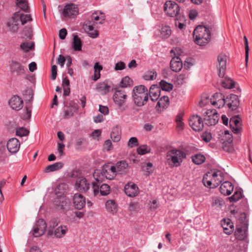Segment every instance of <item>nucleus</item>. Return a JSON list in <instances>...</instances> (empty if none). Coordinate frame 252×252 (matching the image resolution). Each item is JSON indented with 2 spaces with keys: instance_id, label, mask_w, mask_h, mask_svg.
<instances>
[{
  "instance_id": "nucleus-1",
  "label": "nucleus",
  "mask_w": 252,
  "mask_h": 252,
  "mask_svg": "<svg viewBox=\"0 0 252 252\" xmlns=\"http://www.w3.org/2000/svg\"><path fill=\"white\" fill-rule=\"evenodd\" d=\"M215 30L214 25H198L194 29L193 37L194 42L200 46H204L208 43L211 39V31Z\"/></svg>"
},
{
  "instance_id": "nucleus-2",
  "label": "nucleus",
  "mask_w": 252,
  "mask_h": 252,
  "mask_svg": "<svg viewBox=\"0 0 252 252\" xmlns=\"http://www.w3.org/2000/svg\"><path fill=\"white\" fill-rule=\"evenodd\" d=\"M132 97L134 104L141 107L145 105L149 100V91L143 85H139L133 87Z\"/></svg>"
},
{
  "instance_id": "nucleus-3",
  "label": "nucleus",
  "mask_w": 252,
  "mask_h": 252,
  "mask_svg": "<svg viewBox=\"0 0 252 252\" xmlns=\"http://www.w3.org/2000/svg\"><path fill=\"white\" fill-rule=\"evenodd\" d=\"M9 71L11 75L20 76L24 75L26 68L22 63L16 60L9 61Z\"/></svg>"
},
{
  "instance_id": "nucleus-4",
  "label": "nucleus",
  "mask_w": 252,
  "mask_h": 252,
  "mask_svg": "<svg viewBox=\"0 0 252 252\" xmlns=\"http://www.w3.org/2000/svg\"><path fill=\"white\" fill-rule=\"evenodd\" d=\"M164 11L166 14L172 17L179 16L180 6L175 1H166L164 4Z\"/></svg>"
},
{
  "instance_id": "nucleus-5",
  "label": "nucleus",
  "mask_w": 252,
  "mask_h": 252,
  "mask_svg": "<svg viewBox=\"0 0 252 252\" xmlns=\"http://www.w3.org/2000/svg\"><path fill=\"white\" fill-rule=\"evenodd\" d=\"M78 14V5L73 3L66 4L61 13L63 17L69 18H74Z\"/></svg>"
},
{
  "instance_id": "nucleus-6",
  "label": "nucleus",
  "mask_w": 252,
  "mask_h": 252,
  "mask_svg": "<svg viewBox=\"0 0 252 252\" xmlns=\"http://www.w3.org/2000/svg\"><path fill=\"white\" fill-rule=\"evenodd\" d=\"M204 120L208 126L215 125L219 120V116L215 109L207 110L204 115Z\"/></svg>"
},
{
  "instance_id": "nucleus-7",
  "label": "nucleus",
  "mask_w": 252,
  "mask_h": 252,
  "mask_svg": "<svg viewBox=\"0 0 252 252\" xmlns=\"http://www.w3.org/2000/svg\"><path fill=\"white\" fill-rule=\"evenodd\" d=\"M189 126L195 131H200L204 127V123L202 118L198 115H192L189 120Z\"/></svg>"
},
{
  "instance_id": "nucleus-8",
  "label": "nucleus",
  "mask_w": 252,
  "mask_h": 252,
  "mask_svg": "<svg viewBox=\"0 0 252 252\" xmlns=\"http://www.w3.org/2000/svg\"><path fill=\"white\" fill-rule=\"evenodd\" d=\"M92 188L95 196L98 195L99 193L101 196H106L109 194L111 191L110 187L106 184H103L100 186L99 184L93 182Z\"/></svg>"
},
{
  "instance_id": "nucleus-9",
  "label": "nucleus",
  "mask_w": 252,
  "mask_h": 252,
  "mask_svg": "<svg viewBox=\"0 0 252 252\" xmlns=\"http://www.w3.org/2000/svg\"><path fill=\"white\" fill-rule=\"evenodd\" d=\"M47 228L46 221L42 219H39L34 225L32 228V234L35 237L43 235Z\"/></svg>"
},
{
  "instance_id": "nucleus-10",
  "label": "nucleus",
  "mask_w": 252,
  "mask_h": 252,
  "mask_svg": "<svg viewBox=\"0 0 252 252\" xmlns=\"http://www.w3.org/2000/svg\"><path fill=\"white\" fill-rule=\"evenodd\" d=\"M102 173L105 177L109 180L115 178L117 175V169L116 166L112 165L111 163H107L102 166Z\"/></svg>"
},
{
  "instance_id": "nucleus-11",
  "label": "nucleus",
  "mask_w": 252,
  "mask_h": 252,
  "mask_svg": "<svg viewBox=\"0 0 252 252\" xmlns=\"http://www.w3.org/2000/svg\"><path fill=\"white\" fill-rule=\"evenodd\" d=\"M97 23V22H95L94 21L88 20L85 21L83 25V28L85 31L88 32L89 36L93 38L97 37L99 34L98 31L96 30H94L95 25Z\"/></svg>"
},
{
  "instance_id": "nucleus-12",
  "label": "nucleus",
  "mask_w": 252,
  "mask_h": 252,
  "mask_svg": "<svg viewBox=\"0 0 252 252\" xmlns=\"http://www.w3.org/2000/svg\"><path fill=\"white\" fill-rule=\"evenodd\" d=\"M118 88L116 87L114 89H112V90H115V92L113 96V99L115 104L121 107L125 103L127 95L124 91L118 90Z\"/></svg>"
},
{
  "instance_id": "nucleus-13",
  "label": "nucleus",
  "mask_w": 252,
  "mask_h": 252,
  "mask_svg": "<svg viewBox=\"0 0 252 252\" xmlns=\"http://www.w3.org/2000/svg\"><path fill=\"white\" fill-rule=\"evenodd\" d=\"M241 119L239 115H235L230 119L229 126L233 132L239 134L242 129Z\"/></svg>"
},
{
  "instance_id": "nucleus-14",
  "label": "nucleus",
  "mask_w": 252,
  "mask_h": 252,
  "mask_svg": "<svg viewBox=\"0 0 252 252\" xmlns=\"http://www.w3.org/2000/svg\"><path fill=\"white\" fill-rule=\"evenodd\" d=\"M219 65H217L218 75L219 77L223 78L225 75L226 65V57L224 54H220L218 56Z\"/></svg>"
},
{
  "instance_id": "nucleus-15",
  "label": "nucleus",
  "mask_w": 252,
  "mask_h": 252,
  "mask_svg": "<svg viewBox=\"0 0 252 252\" xmlns=\"http://www.w3.org/2000/svg\"><path fill=\"white\" fill-rule=\"evenodd\" d=\"M226 105L231 111L236 110L239 106L240 101L238 96L234 94H230L226 97Z\"/></svg>"
},
{
  "instance_id": "nucleus-16",
  "label": "nucleus",
  "mask_w": 252,
  "mask_h": 252,
  "mask_svg": "<svg viewBox=\"0 0 252 252\" xmlns=\"http://www.w3.org/2000/svg\"><path fill=\"white\" fill-rule=\"evenodd\" d=\"M73 204L75 209L81 210L86 204V198L81 194L75 193L73 197Z\"/></svg>"
},
{
  "instance_id": "nucleus-17",
  "label": "nucleus",
  "mask_w": 252,
  "mask_h": 252,
  "mask_svg": "<svg viewBox=\"0 0 252 252\" xmlns=\"http://www.w3.org/2000/svg\"><path fill=\"white\" fill-rule=\"evenodd\" d=\"M8 103L12 109L16 111L21 110L23 107V101L17 95H13L9 99Z\"/></svg>"
},
{
  "instance_id": "nucleus-18",
  "label": "nucleus",
  "mask_w": 252,
  "mask_h": 252,
  "mask_svg": "<svg viewBox=\"0 0 252 252\" xmlns=\"http://www.w3.org/2000/svg\"><path fill=\"white\" fill-rule=\"evenodd\" d=\"M124 190L126 194L129 197H134L138 193V188L133 182L127 183L125 186Z\"/></svg>"
},
{
  "instance_id": "nucleus-19",
  "label": "nucleus",
  "mask_w": 252,
  "mask_h": 252,
  "mask_svg": "<svg viewBox=\"0 0 252 252\" xmlns=\"http://www.w3.org/2000/svg\"><path fill=\"white\" fill-rule=\"evenodd\" d=\"M75 187L80 192H85L89 189L90 184L85 178L80 177L77 179Z\"/></svg>"
},
{
  "instance_id": "nucleus-20",
  "label": "nucleus",
  "mask_w": 252,
  "mask_h": 252,
  "mask_svg": "<svg viewBox=\"0 0 252 252\" xmlns=\"http://www.w3.org/2000/svg\"><path fill=\"white\" fill-rule=\"evenodd\" d=\"M149 91V96L153 102L158 100L160 95L161 89L157 84L152 85Z\"/></svg>"
},
{
  "instance_id": "nucleus-21",
  "label": "nucleus",
  "mask_w": 252,
  "mask_h": 252,
  "mask_svg": "<svg viewBox=\"0 0 252 252\" xmlns=\"http://www.w3.org/2000/svg\"><path fill=\"white\" fill-rule=\"evenodd\" d=\"M221 225L223 229L224 232L230 235L234 231V225L233 222L229 218H224L221 221Z\"/></svg>"
},
{
  "instance_id": "nucleus-22",
  "label": "nucleus",
  "mask_w": 252,
  "mask_h": 252,
  "mask_svg": "<svg viewBox=\"0 0 252 252\" xmlns=\"http://www.w3.org/2000/svg\"><path fill=\"white\" fill-rule=\"evenodd\" d=\"M18 15V12H15L12 17L9 18L6 23V26L9 28L11 32H17L19 29V25L18 24V19L16 16Z\"/></svg>"
},
{
  "instance_id": "nucleus-23",
  "label": "nucleus",
  "mask_w": 252,
  "mask_h": 252,
  "mask_svg": "<svg viewBox=\"0 0 252 252\" xmlns=\"http://www.w3.org/2000/svg\"><path fill=\"white\" fill-rule=\"evenodd\" d=\"M20 143L16 138L9 139L7 143V148L8 151L13 154L16 153L19 150Z\"/></svg>"
},
{
  "instance_id": "nucleus-24",
  "label": "nucleus",
  "mask_w": 252,
  "mask_h": 252,
  "mask_svg": "<svg viewBox=\"0 0 252 252\" xmlns=\"http://www.w3.org/2000/svg\"><path fill=\"white\" fill-rule=\"evenodd\" d=\"M183 63L178 56H175L173 57L170 63V67L171 69L174 72L180 71L183 67Z\"/></svg>"
},
{
  "instance_id": "nucleus-25",
  "label": "nucleus",
  "mask_w": 252,
  "mask_h": 252,
  "mask_svg": "<svg viewBox=\"0 0 252 252\" xmlns=\"http://www.w3.org/2000/svg\"><path fill=\"white\" fill-rule=\"evenodd\" d=\"M234 186L233 184L229 181H225L220 185V191L222 194L224 195H229L233 191Z\"/></svg>"
},
{
  "instance_id": "nucleus-26",
  "label": "nucleus",
  "mask_w": 252,
  "mask_h": 252,
  "mask_svg": "<svg viewBox=\"0 0 252 252\" xmlns=\"http://www.w3.org/2000/svg\"><path fill=\"white\" fill-rule=\"evenodd\" d=\"M67 201L65 196L57 195V197L54 201V205L57 209L64 210Z\"/></svg>"
},
{
  "instance_id": "nucleus-27",
  "label": "nucleus",
  "mask_w": 252,
  "mask_h": 252,
  "mask_svg": "<svg viewBox=\"0 0 252 252\" xmlns=\"http://www.w3.org/2000/svg\"><path fill=\"white\" fill-rule=\"evenodd\" d=\"M212 178L214 183V187L217 188L224 180L223 173L220 170H215L212 174Z\"/></svg>"
},
{
  "instance_id": "nucleus-28",
  "label": "nucleus",
  "mask_w": 252,
  "mask_h": 252,
  "mask_svg": "<svg viewBox=\"0 0 252 252\" xmlns=\"http://www.w3.org/2000/svg\"><path fill=\"white\" fill-rule=\"evenodd\" d=\"M170 104V101L168 96L163 95L159 98L158 102L156 108L158 111H161V108L162 110L166 109Z\"/></svg>"
},
{
  "instance_id": "nucleus-29",
  "label": "nucleus",
  "mask_w": 252,
  "mask_h": 252,
  "mask_svg": "<svg viewBox=\"0 0 252 252\" xmlns=\"http://www.w3.org/2000/svg\"><path fill=\"white\" fill-rule=\"evenodd\" d=\"M116 167L117 173L123 174L127 172L129 165L126 160H122L117 162Z\"/></svg>"
},
{
  "instance_id": "nucleus-30",
  "label": "nucleus",
  "mask_w": 252,
  "mask_h": 252,
  "mask_svg": "<svg viewBox=\"0 0 252 252\" xmlns=\"http://www.w3.org/2000/svg\"><path fill=\"white\" fill-rule=\"evenodd\" d=\"M63 166V164L61 162H56L53 164L47 166L44 170V172L48 173L57 171L61 169Z\"/></svg>"
},
{
  "instance_id": "nucleus-31",
  "label": "nucleus",
  "mask_w": 252,
  "mask_h": 252,
  "mask_svg": "<svg viewBox=\"0 0 252 252\" xmlns=\"http://www.w3.org/2000/svg\"><path fill=\"white\" fill-rule=\"evenodd\" d=\"M68 230L67 226L61 225L57 228L54 231V235L56 238H62L66 233Z\"/></svg>"
},
{
  "instance_id": "nucleus-32",
  "label": "nucleus",
  "mask_w": 252,
  "mask_h": 252,
  "mask_svg": "<svg viewBox=\"0 0 252 252\" xmlns=\"http://www.w3.org/2000/svg\"><path fill=\"white\" fill-rule=\"evenodd\" d=\"M105 206L107 211L112 214H114L117 211V205L114 200H109L106 201Z\"/></svg>"
},
{
  "instance_id": "nucleus-33",
  "label": "nucleus",
  "mask_w": 252,
  "mask_h": 252,
  "mask_svg": "<svg viewBox=\"0 0 252 252\" xmlns=\"http://www.w3.org/2000/svg\"><path fill=\"white\" fill-rule=\"evenodd\" d=\"M82 42L81 39L77 35H75L73 38L72 48L75 51H80L82 50Z\"/></svg>"
},
{
  "instance_id": "nucleus-34",
  "label": "nucleus",
  "mask_w": 252,
  "mask_h": 252,
  "mask_svg": "<svg viewBox=\"0 0 252 252\" xmlns=\"http://www.w3.org/2000/svg\"><path fill=\"white\" fill-rule=\"evenodd\" d=\"M234 235L237 240V243H238L239 242L242 241L243 243V246H247V244L248 243L247 240L248 234L246 231H244L242 233H237V234H234ZM239 244L240 245V242H239Z\"/></svg>"
},
{
  "instance_id": "nucleus-35",
  "label": "nucleus",
  "mask_w": 252,
  "mask_h": 252,
  "mask_svg": "<svg viewBox=\"0 0 252 252\" xmlns=\"http://www.w3.org/2000/svg\"><path fill=\"white\" fill-rule=\"evenodd\" d=\"M133 80L129 76H126L123 77L117 88H126L133 85Z\"/></svg>"
},
{
  "instance_id": "nucleus-36",
  "label": "nucleus",
  "mask_w": 252,
  "mask_h": 252,
  "mask_svg": "<svg viewBox=\"0 0 252 252\" xmlns=\"http://www.w3.org/2000/svg\"><path fill=\"white\" fill-rule=\"evenodd\" d=\"M17 12H18V15L16 16V17H17V19H18L19 21L20 20L21 21L23 25L26 24L28 21H32V18L30 14L25 15L20 13V11H17Z\"/></svg>"
},
{
  "instance_id": "nucleus-37",
  "label": "nucleus",
  "mask_w": 252,
  "mask_h": 252,
  "mask_svg": "<svg viewBox=\"0 0 252 252\" xmlns=\"http://www.w3.org/2000/svg\"><path fill=\"white\" fill-rule=\"evenodd\" d=\"M16 5L24 12H29V7L27 0H16Z\"/></svg>"
},
{
  "instance_id": "nucleus-38",
  "label": "nucleus",
  "mask_w": 252,
  "mask_h": 252,
  "mask_svg": "<svg viewBox=\"0 0 252 252\" xmlns=\"http://www.w3.org/2000/svg\"><path fill=\"white\" fill-rule=\"evenodd\" d=\"M159 87H160L161 90L166 92L171 91L174 87L172 83H168L164 80H161L160 81Z\"/></svg>"
},
{
  "instance_id": "nucleus-39",
  "label": "nucleus",
  "mask_w": 252,
  "mask_h": 252,
  "mask_svg": "<svg viewBox=\"0 0 252 252\" xmlns=\"http://www.w3.org/2000/svg\"><path fill=\"white\" fill-rule=\"evenodd\" d=\"M93 177H94L95 181L97 182L96 183L99 184L103 182V179L105 177V175L102 173V169H95L93 173Z\"/></svg>"
},
{
  "instance_id": "nucleus-40",
  "label": "nucleus",
  "mask_w": 252,
  "mask_h": 252,
  "mask_svg": "<svg viewBox=\"0 0 252 252\" xmlns=\"http://www.w3.org/2000/svg\"><path fill=\"white\" fill-rule=\"evenodd\" d=\"M191 159L194 164L199 165L205 162L206 158L203 155L198 154L192 156Z\"/></svg>"
},
{
  "instance_id": "nucleus-41",
  "label": "nucleus",
  "mask_w": 252,
  "mask_h": 252,
  "mask_svg": "<svg viewBox=\"0 0 252 252\" xmlns=\"http://www.w3.org/2000/svg\"><path fill=\"white\" fill-rule=\"evenodd\" d=\"M169 164L172 166L178 167L180 166L182 162V159L177 156H171L168 158Z\"/></svg>"
},
{
  "instance_id": "nucleus-42",
  "label": "nucleus",
  "mask_w": 252,
  "mask_h": 252,
  "mask_svg": "<svg viewBox=\"0 0 252 252\" xmlns=\"http://www.w3.org/2000/svg\"><path fill=\"white\" fill-rule=\"evenodd\" d=\"M171 30L169 26H163L160 30V34L163 38H168L171 34Z\"/></svg>"
},
{
  "instance_id": "nucleus-43",
  "label": "nucleus",
  "mask_w": 252,
  "mask_h": 252,
  "mask_svg": "<svg viewBox=\"0 0 252 252\" xmlns=\"http://www.w3.org/2000/svg\"><path fill=\"white\" fill-rule=\"evenodd\" d=\"M111 138L114 142H118L120 141L121 136L119 131L118 126L114 127L111 132Z\"/></svg>"
},
{
  "instance_id": "nucleus-44",
  "label": "nucleus",
  "mask_w": 252,
  "mask_h": 252,
  "mask_svg": "<svg viewBox=\"0 0 252 252\" xmlns=\"http://www.w3.org/2000/svg\"><path fill=\"white\" fill-rule=\"evenodd\" d=\"M67 188V185L65 183L59 184L55 190V194L56 195H63L64 192H66Z\"/></svg>"
},
{
  "instance_id": "nucleus-45",
  "label": "nucleus",
  "mask_w": 252,
  "mask_h": 252,
  "mask_svg": "<svg viewBox=\"0 0 252 252\" xmlns=\"http://www.w3.org/2000/svg\"><path fill=\"white\" fill-rule=\"evenodd\" d=\"M32 105L31 104L26 106V111L21 115V118L23 120H27L31 119L32 115Z\"/></svg>"
},
{
  "instance_id": "nucleus-46",
  "label": "nucleus",
  "mask_w": 252,
  "mask_h": 252,
  "mask_svg": "<svg viewBox=\"0 0 252 252\" xmlns=\"http://www.w3.org/2000/svg\"><path fill=\"white\" fill-rule=\"evenodd\" d=\"M221 86L226 89H232L235 87V82L230 78H226L221 82Z\"/></svg>"
},
{
  "instance_id": "nucleus-47",
  "label": "nucleus",
  "mask_w": 252,
  "mask_h": 252,
  "mask_svg": "<svg viewBox=\"0 0 252 252\" xmlns=\"http://www.w3.org/2000/svg\"><path fill=\"white\" fill-rule=\"evenodd\" d=\"M153 164L151 162L145 163L142 166V170L143 171L145 172L146 176H149L151 173L153 172V170L152 168Z\"/></svg>"
},
{
  "instance_id": "nucleus-48",
  "label": "nucleus",
  "mask_w": 252,
  "mask_h": 252,
  "mask_svg": "<svg viewBox=\"0 0 252 252\" xmlns=\"http://www.w3.org/2000/svg\"><path fill=\"white\" fill-rule=\"evenodd\" d=\"M151 148L146 145H142L139 146L137 149L138 154L143 155L147 153H150Z\"/></svg>"
},
{
  "instance_id": "nucleus-49",
  "label": "nucleus",
  "mask_w": 252,
  "mask_h": 252,
  "mask_svg": "<svg viewBox=\"0 0 252 252\" xmlns=\"http://www.w3.org/2000/svg\"><path fill=\"white\" fill-rule=\"evenodd\" d=\"M30 131L24 127H18L16 130V135L20 137L28 136Z\"/></svg>"
},
{
  "instance_id": "nucleus-50",
  "label": "nucleus",
  "mask_w": 252,
  "mask_h": 252,
  "mask_svg": "<svg viewBox=\"0 0 252 252\" xmlns=\"http://www.w3.org/2000/svg\"><path fill=\"white\" fill-rule=\"evenodd\" d=\"M242 198V192L241 190H236L233 195L229 198L231 202H236Z\"/></svg>"
},
{
  "instance_id": "nucleus-51",
  "label": "nucleus",
  "mask_w": 252,
  "mask_h": 252,
  "mask_svg": "<svg viewBox=\"0 0 252 252\" xmlns=\"http://www.w3.org/2000/svg\"><path fill=\"white\" fill-rule=\"evenodd\" d=\"M157 76V72L153 70L152 71H148L143 76V78L146 80H153L155 79Z\"/></svg>"
},
{
  "instance_id": "nucleus-52",
  "label": "nucleus",
  "mask_w": 252,
  "mask_h": 252,
  "mask_svg": "<svg viewBox=\"0 0 252 252\" xmlns=\"http://www.w3.org/2000/svg\"><path fill=\"white\" fill-rule=\"evenodd\" d=\"M20 48L25 52L29 51L30 50L33 49L34 48V43H31V45L29 43L25 42L21 44Z\"/></svg>"
},
{
  "instance_id": "nucleus-53",
  "label": "nucleus",
  "mask_w": 252,
  "mask_h": 252,
  "mask_svg": "<svg viewBox=\"0 0 252 252\" xmlns=\"http://www.w3.org/2000/svg\"><path fill=\"white\" fill-rule=\"evenodd\" d=\"M244 44H245V61L246 65H247L248 60H249V43L248 40L246 36L244 37Z\"/></svg>"
},
{
  "instance_id": "nucleus-54",
  "label": "nucleus",
  "mask_w": 252,
  "mask_h": 252,
  "mask_svg": "<svg viewBox=\"0 0 252 252\" xmlns=\"http://www.w3.org/2000/svg\"><path fill=\"white\" fill-rule=\"evenodd\" d=\"M64 105L67 107V108H71L74 111H77L79 106L77 102H75L74 100H70L68 103L64 102Z\"/></svg>"
},
{
  "instance_id": "nucleus-55",
  "label": "nucleus",
  "mask_w": 252,
  "mask_h": 252,
  "mask_svg": "<svg viewBox=\"0 0 252 252\" xmlns=\"http://www.w3.org/2000/svg\"><path fill=\"white\" fill-rule=\"evenodd\" d=\"M182 19L184 21L185 20L184 17H181L180 16L176 17L175 19V25L180 30L183 29L186 27V25L184 23L180 22L182 20Z\"/></svg>"
},
{
  "instance_id": "nucleus-56",
  "label": "nucleus",
  "mask_w": 252,
  "mask_h": 252,
  "mask_svg": "<svg viewBox=\"0 0 252 252\" xmlns=\"http://www.w3.org/2000/svg\"><path fill=\"white\" fill-rule=\"evenodd\" d=\"M97 88L103 91L105 94H106L109 92L110 86L105 81L103 83L99 84L97 86Z\"/></svg>"
},
{
  "instance_id": "nucleus-57",
  "label": "nucleus",
  "mask_w": 252,
  "mask_h": 252,
  "mask_svg": "<svg viewBox=\"0 0 252 252\" xmlns=\"http://www.w3.org/2000/svg\"><path fill=\"white\" fill-rule=\"evenodd\" d=\"M187 78V75L186 73H183L177 75L176 81L178 84H183L185 82V80Z\"/></svg>"
},
{
  "instance_id": "nucleus-58",
  "label": "nucleus",
  "mask_w": 252,
  "mask_h": 252,
  "mask_svg": "<svg viewBox=\"0 0 252 252\" xmlns=\"http://www.w3.org/2000/svg\"><path fill=\"white\" fill-rule=\"evenodd\" d=\"M211 102L213 105H217L219 108L222 107L225 104L226 102V98H223L220 100L217 101H212V99H211Z\"/></svg>"
},
{
  "instance_id": "nucleus-59",
  "label": "nucleus",
  "mask_w": 252,
  "mask_h": 252,
  "mask_svg": "<svg viewBox=\"0 0 252 252\" xmlns=\"http://www.w3.org/2000/svg\"><path fill=\"white\" fill-rule=\"evenodd\" d=\"M201 138L205 142H209L212 139V134L211 132L208 131L204 132L201 135Z\"/></svg>"
},
{
  "instance_id": "nucleus-60",
  "label": "nucleus",
  "mask_w": 252,
  "mask_h": 252,
  "mask_svg": "<svg viewBox=\"0 0 252 252\" xmlns=\"http://www.w3.org/2000/svg\"><path fill=\"white\" fill-rule=\"evenodd\" d=\"M139 145L138 139L135 137H131L128 142L127 145L130 148L137 146Z\"/></svg>"
},
{
  "instance_id": "nucleus-61",
  "label": "nucleus",
  "mask_w": 252,
  "mask_h": 252,
  "mask_svg": "<svg viewBox=\"0 0 252 252\" xmlns=\"http://www.w3.org/2000/svg\"><path fill=\"white\" fill-rule=\"evenodd\" d=\"M193 59L191 58H187L185 61L184 62V69L186 70H188L190 68V67L193 65L192 63Z\"/></svg>"
},
{
  "instance_id": "nucleus-62",
  "label": "nucleus",
  "mask_w": 252,
  "mask_h": 252,
  "mask_svg": "<svg viewBox=\"0 0 252 252\" xmlns=\"http://www.w3.org/2000/svg\"><path fill=\"white\" fill-rule=\"evenodd\" d=\"M86 141V140L84 138H80L76 139L75 142L76 149L80 150L81 149V146Z\"/></svg>"
},
{
  "instance_id": "nucleus-63",
  "label": "nucleus",
  "mask_w": 252,
  "mask_h": 252,
  "mask_svg": "<svg viewBox=\"0 0 252 252\" xmlns=\"http://www.w3.org/2000/svg\"><path fill=\"white\" fill-rule=\"evenodd\" d=\"M126 67V65L125 63L122 61H120L115 64L114 68L115 70L117 71L123 70L125 69Z\"/></svg>"
},
{
  "instance_id": "nucleus-64",
  "label": "nucleus",
  "mask_w": 252,
  "mask_h": 252,
  "mask_svg": "<svg viewBox=\"0 0 252 252\" xmlns=\"http://www.w3.org/2000/svg\"><path fill=\"white\" fill-rule=\"evenodd\" d=\"M60 221L57 217L52 218L49 222V226L51 228L56 227L59 223Z\"/></svg>"
}]
</instances>
